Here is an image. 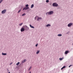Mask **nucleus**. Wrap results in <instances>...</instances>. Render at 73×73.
Wrapping results in <instances>:
<instances>
[{
    "label": "nucleus",
    "mask_w": 73,
    "mask_h": 73,
    "mask_svg": "<svg viewBox=\"0 0 73 73\" xmlns=\"http://www.w3.org/2000/svg\"><path fill=\"white\" fill-rule=\"evenodd\" d=\"M53 13V11H51L49 12H47L46 13V15H52Z\"/></svg>",
    "instance_id": "f257e3e1"
},
{
    "label": "nucleus",
    "mask_w": 73,
    "mask_h": 73,
    "mask_svg": "<svg viewBox=\"0 0 73 73\" xmlns=\"http://www.w3.org/2000/svg\"><path fill=\"white\" fill-rule=\"evenodd\" d=\"M6 12H7V10L4 9L3 11H2L1 13H2V14H4Z\"/></svg>",
    "instance_id": "f03ea898"
},
{
    "label": "nucleus",
    "mask_w": 73,
    "mask_h": 73,
    "mask_svg": "<svg viewBox=\"0 0 73 73\" xmlns=\"http://www.w3.org/2000/svg\"><path fill=\"white\" fill-rule=\"evenodd\" d=\"M52 6H53V7H57V6H58V4L56 3H53Z\"/></svg>",
    "instance_id": "7ed1b4c3"
},
{
    "label": "nucleus",
    "mask_w": 73,
    "mask_h": 73,
    "mask_svg": "<svg viewBox=\"0 0 73 73\" xmlns=\"http://www.w3.org/2000/svg\"><path fill=\"white\" fill-rule=\"evenodd\" d=\"M29 8V7H25L23 9V10H27V9H28Z\"/></svg>",
    "instance_id": "20e7f679"
},
{
    "label": "nucleus",
    "mask_w": 73,
    "mask_h": 73,
    "mask_svg": "<svg viewBox=\"0 0 73 73\" xmlns=\"http://www.w3.org/2000/svg\"><path fill=\"white\" fill-rule=\"evenodd\" d=\"M25 31V29L24 28H22L21 29V32H24Z\"/></svg>",
    "instance_id": "39448f33"
},
{
    "label": "nucleus",
    "mask_w": 73,
    "mask_h": 73,
    "mask_svg": "<svg viewBox=\"0 0 73 73\" xmlns=\"http://www.w3.org/2000/svg\"><path fill=\"white\" fill-rule=\"evenodd\" d=\"M73 25V24L72 23H70L68 25V27H71L72 25Z\"/></svg>",
    "instance_id": "423d86ee"
},
{
    "label": "nucleus",
    "mask_w": 73,
    "mask_h": 73,
    "mask_svg": "<svg viewBox=\"0 0 73 73\" xmlns=\"http://www.w3.org/2000/svg\"><path fill=\"white\" fill-rule=\"evenodd\" d=\"M69 53V51H66L65 53L66 54H67L68 53Z\"/></svg>",
    "instance_id": "0eeeda50"
},
{
    "label": "nucleus",
    "mask_w": 73,
    "mask_h": 73,
    "mask_svg": "<svg viewBox=\"0 0 73 73\" xmlns=\"http://www.w3.org/2000/svg\"><path fill=\"white\" fill-rule=\"evenodd\" d=\"M41 19H42V18L41 17H38L37 19V21H39V20H41Z\"/></svg>",
    "instance_id": "6e6552de"
},
{
    "label": "nucleus",
    "mask_w": 73,
    "mask_h": 73,
    "mask_svg": "<svg viewBox=\"0 0 73 73\" xmlns=\"http://www.w3.org/2000/svg\"><path fill=\"white\" fill-rule=\"evenodd\" d=\"M39 53H40V50H37L36 52V54H38Z\"/></svg>",
    "instance_id": "1a4fd4ad"
},
{
    "label": "nucleus",
    "mask_w": 73,
    "mask_h": 73,
    "mask_svg": "<svg viewBox=\"0 0 73 73\" xmlns=\"http://www.w3.org/2000/svg\"><path fill=\"white\" fill-rule=\"evenodd\" d=\"M30 27L32 28H35V27H33V26H32L31 25H30Z\"/></svg>",
    "instance_id": "9d476101"
},
{
    "label": "nucleus",
    "mask_w": 73,
    "mask_h": 73,
    "mask_svg": "<svg viewBox=\"0 0 73 73\" xmlns=\"http://www.w3.org/2000/svg\"><path fill=\"white\" fill-rule=\"evenodd\" d=\"M2 55H3V56H5V55H7V53H2Z\"/></svg>",
    "instance_id": "9b49d317"
},
{
    "label": "nucleus",
    "mask_w": 73,
    "mask_h": 73,
    "mask_svg": "<svg viewBox=\"0 0 73 73\" xmlns=\"http://www.w3.org/2000/svg\"><path fill=\"white\" fill-rule=\"evenodd\" d=\"M25 61H26V59H25L23 61H22V63H24Z\"/></svg>",
    "instance_id": "f8f14e48"
},
{
    "label": "nucleus",
    "mask_w": 73,
    "mask_h": 73,
    "mask_svg": "<svg viewBox=\"0 0 73 73\" xmlns=\"http://www.w3.org/2000/svg\"><path fill=\"white\" fill-rule=\"evenodd\" d=\"M63 59H64V57H62V58H59V60L60 61L62 60H63Z\"/></svg>",
    "instance_id": "ddd939ff"
},
{
    "label": "nucleus",
    "mask_w": 73,
    "mask_h": 73,
    "mask_svg": "<svg viewBox=\"0 0 73 73\" xmlns=\"http://www.w3.org/2000/svg\"><path fill=\"white\" fill-rule=\"evenodd\" d=\"M34 7V5L32 4L31 6V8H32Z\"/></svg>",
    "instance_id": "4468645a"
},
{
    "label": "nucleus",
    "mask_w": 73,
    "mask_h": 73,
    "mask_svg": "<svg viewBox=\"0 0 73 73\" xmlns=\"http://www.w3.org/2000/svg\"><path fill=\"white\" fill-rule=\"evenodd\" d=\"M50 25L49 24H48V25H46V27H50Z\"/></svg>",
    "instance_id": "2eb2a0df"
},
{
    "label": "nucleus",
    "mask_w": 73,
    "mask_h": 73,
    "mask_svg": "<svg viewBox=\"0 0 73 73\" xmlns=\"http://www.w3.org/2000/svg\"><path fill=\"white\" fill-rule=\"evenodd\" d=\"M19 64H20V62H18L16 64V65H17V66L19 65Z\"/></svg>",
    "instance_id": "dca6fc26"
},
{
    "label": "nucleus",
    "mask_w": 73,
    "mask_h": 73,
    "mask_svg": "<svg viewBox=\"0 0 73 73\" xmlns=\"http://www.w3.org/2000/svg\"><path fill=\"white\" fill-rule=\"evenodd\" d=\"M65 68V66H64L63 67H62L61 68V70H62L63 69H64V68Z\"/></svg>",
    "instance_id": "f3484780"
},
{
    "label": "nucleus",
    "mask_w": 73,
    "mask_h": 73,
    "mask_svg": "<svg viewBox=\"0 0 73 73\" xmlns=\"http://www.w3.org/2000/svg\"><path fill=\"white\" fill-rule=\"evenodd\" d=\"M58 36H62V35L61 34H58Z\"/></svg>",
    "instance_id": "a211bd4d"
},
{
    "label": "nucleus",
    "mask_w": 73,
    "mask_h": 73,
    "mask_svg": "<svg viewBox=\"0 0 73 73\" xmlns=\"http://www.w3.org/2000/svg\"><path fill=\"white\" fill-rule=\"evenodd\" d=\"M26 15V14L25 13H24L22 15V16H25Z\"/></svg>",
    "instance_id": "6ab92c4d"
},
{
    "label": "nucleus",
    "mask_w": 73,
    "mask_h": 73,
    "mask_svg": "<svg viewBox=\"0 0 73 73\" xmlns=\"http://www.w3.org/2000/svg\"><path fill=\"white\" fill-rule=\"evenodd\" d=\"M28 6H29V5H25V7H28Z\"/></svg>",
    "instance_id": "aec40b11"
},
{
    "label": "nucleus",
    "mask_w": 73,
    "mask_h": 73,
    "mask_svg": "<svg viewBox=\"0 0 73 73\" xmlns=\"http://www.w3.org/2000/svg\"><path fill=\"white\" fill-rule=\"evenodd\" d=\"M49 1L48 0H47L46 1V3H48Z\"/></svg>",
    "instance_id": "412c9836"
},
{
    "label": "nucleus",
    "mask_w": 73,
    "mask_h": 73,
    "mask_svg": "<svg viewBox=\"0 0 73 73\" xmlns=\"http://www.w3.org/2000/svg\"><path fill=\"white\" fill-rule=\"evenodd\" d=\"M3 1V0H0V4L1 3V2H2V1Z\"/></svg>",
    "instance_id": "4be33fe9"
},
{
    "label": "nucleus",
    "mask_w": 73,
    "mask_h": 73,
    "mask_svg": "<svg viewBox=\"0 0 73 73\" xmlns=\"http://www.w3.org/2000/svg\"><path fill=\"white\" fill-rule=\"evenodd\" d=\"M22 24H23V23H21L19 24V26H21V25H22Z\"/></svg>",
    "instance_id": "5701e85b"
},
{
    "label": "nucleus",
    "mask_w": 73,
    "mask_h": 73,
    "mask_svg": "<svg viewBox=\"0 0 73 73\" xmlns=\"http://www.w3.org/2000/svg\"><path fill=\"white\" fill-rule=\"evenodd\" d=\"M21 11V10H19L18 12V13H19V12H20V11Z\"/></svg>",
    "instance_id": "b1692460"
},
{
    "label": "nucleus",
    "mask_w": 73,
    "mask_h": 73,
    "mask_svg": "<svg viewBox=\"0 0 73 73\" xmlns=\"http://www.w3.org/2000/svg\"><path fill=\"white\" fill-rule=\"evenodd\" d=\"M72 65H70V66H68L69 68H70V66H72Z\"/></svg>",
    "instance_id": "393cba45"
},
{
    "label": "nucleus",
    "mask_w": 73,
    "mask_h": 73,
    "mask_svg": "<svg viewBox=\"0 0 73 73\" xmlns=\"http://www.w3.org/2000/svg\"><path fill=\"white\" fill-rule=\"evenodd\" d=\"M37 45H38V44H36V46L37 47Z\"/></svg>",
    "instance_id": "a878e982"
},
{
    "label": "nucleus",
    "mask_w": 73,
    "mask_h": 73,
    "mask_svg": "<svg viewBox=\"0 0 73 73\" xmlns=\"http://www.w3.org/2000/svg\"><path fill=\"white\" fill-rule=\"evenodd\" d=\"M37 17H35V19L36 20V18Z\"/></svg>",
    "instance_id": "bb28decb"
},
{
    "label": "nucleus",
    "mask_w": 73,
    "mask_h": 73,
    "mask_svg": "<svg viewBox=\"0 0 73 73\" xmlns=\"http://www.w3.org/2000/svg\"><path fill=\"white\" fill-rule=\"evenodd\" d=\"M31 69V67H30V68L29 69V70H30Z\"/></svg>",
    "instance_id": "cd10ccee"
},
{
    "label": "nucleus",
    "mask_w": 73,
    "mask_h": 73,
    "mask_svg": "<svg viewBox=\"0 0 73 73\" xmlns=\"http://www.w3.org/2000/svg\"><path fill=\"white\" fill-rule=\"evenodd\" d=\"M8 72H9V70H8Z\"/></svg>",
    "instance_id": "c85d7f7f"
},
{
    "label": "nucleus",
    "mask_w": 73,
    "mask_h": 73,
    "mask_svg": "<svg viewBox=\"0 0 73 73\" xmlns=\"http://www.w3.org/2000/svg\"><path fill=\"white\" fill-rule=\"evenodd\" d=\"M11 64H10V65H11Z\"/></svg>",
    "instance_id": "c756f323"
}]
</instances>
